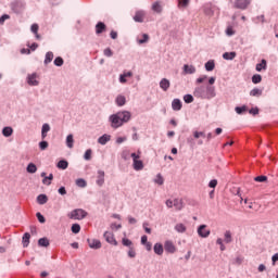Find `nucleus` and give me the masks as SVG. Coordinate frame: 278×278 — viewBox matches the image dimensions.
<instances>
[{
	"label": "nucleus",
	"mask_w": 278,
	"mask_h": 278,
	"mask_svg": "<svg viewBox=\"0 0 278 278\" xmlns=\"http://www.w3.org/2000/svg\"><path fill=\"white\" fill-rule=\"evenodd\" d=\"M194 98L211 100L212 98H216V88L213 86H199L194 88L193 91Z\"/></svg>",
	"instance_id": "f257e3e1"
},
{
	"label": "nucleus",
	"mask_w": 278,
	"mask_h": 278,
	"mask_svg": "<svg viewBox=\"0 0 278 278\" xmlns=\"http://www.w3.org/2000/svg\"><path fill=\"white\" fill-rule=\"evenodd\" d=\"M129 111H119L116 114L110 116L111 127L118 128L122 127L123 124L128 123L130 119Z\"/></svg>",
	"instance_id": "f03ea898"
},
{
	"label": "nucleus",
	"mask_w": 278,
	"mask_h": 278,
	"mask_svg": "<svg viewBox=\"0 0 278 278\" xmlns=\"http://www.w3.org/2000/svg\"><path fill=\"white\" fill-rule=\"evenodd\" d=\"M88 213L85 210L76 208L72 213H68V218L74 220H81L84 219Z\"/></svg>",
	"instance_id": "7ed1b4c3"
},
{
	"label": "nucleus",
	"mask_w": 278,
	"mask_h": 278,
	"mask_svg": "<svg viewBox=\"0 0 278 278\" xmlns=\"http://www.w3.org/2000/svg\"><path fill=\"white\" fill-rule=\"evenodd\" d=\"M132 159V168H135L137 172H140L143 169V162L140 160V152L138 153H131Z\"/></svg>",
	"instance_id": "20e7f679"
},
{
	"label": "nucleus",
	"mask_w": 278,
	"mask_h": 278,
	"mask_svg": "<svg viewBox=\"0 0 278 278\" xmlns=\"http://www.w3.org/2000/svg\"><path fill=\"white\" fill-rule=\"evenodd\" d=\"M165 205L167 206V208L175 207V211H182L184 208V202L179 199L166 200Z\"/></svg>",
	"instance_id": "39448f33"
},
{
	"label": "nucleus",
	"mask_w": 278,
	"mask_h": 278,
	"mask_svg": "<svg viewBox=\"0 0 278 278\" xmlns=\"http://www.w3.org/2000/svg\"><path fill=\"white\" fill-rule=\"evenodd\" d=\"M251 3L252 0H236L233 8L237 10H247Z\"/></svg>",
	"instance_id": "423d86ee"
},
{
	"label": "nucleus",
	"mask_w": 278,
	"mask_h": 278,
	"mask_svg": "<svg viewBox=\"0 0 278 278\" xmlns=\"http://www.w3.org/2000/svg\"><path fill=\"white\" fill-rule=\"evenodd\" d=\"M104 240L111 245L118 247V242L115 240L114 233L111 231H105L103 233Z\"/></svg>",
	"instance_id": "0eeeda50"
},
{
	"label": "nucleus",
	"mask_w": 278,
	"mask_h": 278,
	"mask_svg": "<svg viewBox=\"0 0 278 278\" xmlns=\"http://www.w3.org/2000/svg\"><path fill=\"white\" fill-rule=\"evenodd\" d=\"M198 233L201 238L206 239L211 235V230L207 229V226L205 224L200 225L198 229Z\"/></svg>",
	"instance_id": "6e6552de"
},
{
	"label": "nucleus",
	"mask_w": 278,
	"mask_h": 278,
	"mask_svg": "<svg viewBox=\"0 0 278 278\" xmlns=\"http://www.w3.org/2000/svg\"><path fill=\"white\" fill-rule=\"evenodd\" d=\"M37 78H38L37 74L28 75L27 76L28 86H38L39 83H38Z\"/></svg>",
	"instance_id": "1a4fd4ad"
},
{
	"label": "nucleus",
	"mask_w": 278,
	"mask_h": 278,
	"mask_svg": "<svg viewBox=\"0 0 278 278\" xmlns=\"http://www.w3.org/2000/svg\"><path fill=\"white\" fill-rule=\"evenodd\" d=\"M89 248L99 250L101 249V242L98 239H88Z\"/></svg>",
	"instance_id": "9d476101"
},
{
	"label": "nucleus",
	"mask_w": 278,
	"mask_h": 278,
	"mask_svg": "<svg viewBox=\"0 0 278 278\" xmlns=\"http://www.w3.org/2000/svg\"><path fill=\"white\" fill-rule=\"evenodd\" d=\"M97 175V185L102 187V185L105 182V172L100 170Z\"/></svg>",
	"instance_id": "9b49d317"
},
{
	"label": "nucleus",
	"mask_w": 278,
	"mask_h": 278,
	"mask_svg": "<svg viewBox=\"0 0 278 278\" xmlns=\"http://www.w3.org/2000/svg\"><path fill=\"white\" fill-rule=\"evenodd\" d=\"M146 15L147 14L144 13V11H137L132 20L136 21L137 23H142L144 21Z\"/></svg>",
	"instance_id": "f8f14e48"
},
{
	"label": "nucleus",
	"mask_w": 278,
	"mask_h": 278,
	"mask_svg": "<svg viewBox=\"0 0 278 278\" xmlns=\"http://www.w3.org/2000/svg\"><path fill=\"white\" fill-rule=\"evenodd\" d=\"M170 87V81L166 78L161 79L160 88L163 89L164 92L168 91Z\"/></svg>",
	"instance_id": "ddd939ff"
},
{
	"label": "nucleus",
	"mask_w": 278,
	"mask_h": 278,
	"mask_svg": "<svg viewBox=\"0 0 278 278\" xmlns=\"http://www.w3.org/2000/svg\"><path fill=\"white\" fill-rule=\"evenodd\" d=\"M106 31V25L105 23H97L96 25V34L97 35H100V34H103Z\"/></svg>",
	"instance_id": "4468645a"
},
{
	"label": "nucleus",
	"mask_w": 278,
	"mask_h": 278,
	"mask_svg": "<svg viewBox=\"0 0 278 278\" xmlns=\"http://www.w3.org/2000/svg\"><path fill=\"white\" fill-rule=\"evenodd\" d=\"M182 68L186 75H193L194 73H197V68H194L193 65L185 64Z\"/></svg>",
	"instance_id": "2eb2a0df"
},
{
	"label": "nucleus",
	"mask_w": 278,
	"mask_h": 278,
	"mask_svg": "<svg viewBox=\"0 0 278 278\" xmlns=\"http://www.w3.org/2000/svg\"><path fill=\"white\" fill-rule=\"evenodd\" d=\"M172 109H173L174 111H179V110H181V109H182V102H181V100H179V99H174L173 102H172Z\"/></svg>",
	"instance_id": "dca6fc26"
},
{
	"label": "nucleus",
	"mask_w": 278,
	"mask_h": 278,
	"mask_svg": "<svg viewBox=\"0 0 278 278\" xmlns=\"http://www.w3.org/2000/svg\"><path fill=\"white\" fill-rule=\"evenodd\" d=\"M164 248H165V251H166V252H169V253H175V252H176V247H175V244H174L173 242H170V241L165 242Z\"/></svg>",
	"instance_id": "f3484780"
},
{
	"label": "nucleus",
	"mask_w": 278,
	"mask_h": 278,
	"mask_svg": "<svg viewBox=\"0 0 278 278\" xmlns=\"http://www.w3.org/2000/svg\"><path fill=\"white\" fill-rule=\"evenodd\" d=\"M153 252L157 255H163L164 248H163L162 243H155L153 247Z\"/></svg>",
	"instance_id": "a211bd4d"
},
{
	"label": "nucleus",
	"mask_w": 278,
	"mask_h": 278,
	"mask_svg": "<svg viewBox=\"0 0 278 278\" xmlns=\"http://www.w3.org/2000/svg\"><path fill=\"white\" fill-rule=\"evenodd\" d=\"M267 70V61L265 59L262 60V63L256 64V72L261 73L262 71Z\"/></svg>",
	"instance_id": "6ab92c4d"
},
{
	"label": "nucleus",
	"mask_w": 278,
	"mask_h": 278,
	"mask_svg": "<svg viewBox=\"0 0 278 278\" xmlns=\"http://www.w3.org/2000/svg\"><path fill=\"white\" fill-rule=\"evenodd\" d=\"M51 130L50 125L49 124H43V126L41 127V139H46L47 134Z\"/></svg>",
	"instance_id": "aec40b11"
},
{
	"label": "nucleus",
	"mask_w": 278,
	"mask_h": 278,
	"mask_svg": "<svg viewBox=\"0 0 278 278\" xmlns=\"http://www.w3.org/2000/svg\"><path fill=\"white\" fill-rule=\"evenodd\" d=\"M224 242H226L227 244L232 242V233L230 230L224 232Z\"/></svg>",
	"instance_id": "412c9836"
},
{
	"label": "nucleus",
	"mask_w": 278,
	"mask_h": 278,
	"mask_svg": "<svg viewBox=\"0 0 278 278\" xmlns=\"http://www.w3.org/2000/svg\"><path fill=\"white\" fill-rule=\"evenodd\" d=\"M236 58V52H224L223 59L226 61H232Z\"/></svg>",
	"instance_id": "4be33fe9"
},
{
	"label": "nucleus",
	"mask_w": 278,
	"mask_h": 278,
	"mask_svg": "<svg viewBox=\"0 0 278 278\" xmlns=\"http://www.w3.org/2000/svg\"><path fill=\"white\" fill-rule=\"evenodd\" d=\"M263 94V91L262 89L260 88H254L250 91V96L251 97H256V98H260L261 96Z\"/></svg>",
	"instance_id": "5701e85b"
},
{
	"label": "nucleus",
	"mask_w": 278,
	"mask_h": 278,
	"mask_svg": "<svg viewBox=\"0 0 278 278\" xmlns=\"http://www.w3.org/2000/svg\"><path fill=\"white\" fill-rule=\"evenodd\" d=\"M152 10L153 12H156V13H162V4L161 2L156 1L152 4Z\"/></svg>",
	"instance_id": "b1692460"
},
{
	"label": "nucleus",
	"mask_w": 278,
	"mask_h": 278,
	"mask_svg": "<svg viewBox=\"0 0 278 278\" xmlns=\"http://www.w3.org/2000/svg\"><path fill=\"white\" fill-rule=\"evenodd\" d=\"M186 229L187 228H186L185 224L175 225V231H177L178 233H185Z\"/></svg>",
	"instance_id": "393cba45"
},
{
	"label": "nucleus",
	"mask_w": 278,
	"mask_h": 278,
	"mask_svg": "<svg viewBox=\"0 0 278 278\" xmlns=\"http://www.w3.org/2000/svg\"><path fill=\"white\" fill-rule=\"evenodd\" d=\"M110 141V135H102L100 139H98V143L106 144Z\"/></svg>",
	"instance_id": "a878e982"
},
{
	"label": "nucleus",
	"mask_w": 278,
	"mask_h": 278,
	"mask_svg": "<svg viewBox=\"0 0 278 278\" xmlns=\"http://www.w3.org/2000/svg\"><path fill=\"white\" fill-rule=\"evenodd\" d=\"M68 165H70V163H67V161L61 160L56 164V168L66 169Z\"/></svg>",
	"instance_id": "bb28decb"
},
{
	"label": "nucleus",
	"mask_w": 278,
	"mask_h": 278,
	"mask_svg": "<svg viewBox=\"0 0 278 278\" xmlns=\"http://www.w3.org/2000/svg\"><path fill=\"white\" fill-rule=\"evenodd\" d=\"M116 103L118 106H123L126 104V97L125 96H117Z\"/></svg>",
	"instance_id": "cd10ccee"
},
{
	"label": "nucleus",
	"mask_w": 278,
	"mask_h": 278,
	"mask_svg": "<svg viewBox=\"0 0 278 278\" xmlns=\"http://www.w3.org/2000/svg\"><path fill=\"white\" fill-rule=\"evenodd\" d=\"M215 67H216V64L212 60L207 61V63L205 64V68L207 72H212Z\"/></svg>",
	"instance_id": "c85d7f7f"
},
{
	"label": "nucleus",
	"mask_w": 278,
	"mask_h": 278,
	"mask_svg": "<svg viewBox=\"0 0 278 278\" xmlns=\"http://www.w3.org/2000/svg\"><path fill=\"white\" fill-rule=\"evenodd\" d=\"M13 132L14 130L11 127H4L2 130V134L5 138H9Z\"/></svg>",
	"instance_id": "c756f323"
},
{
	"label": "nucleus",
	"mask_w": 278,
	"mask_h": 278,
	"mask_svg": "<svg viewBox=\"0 0 278 278\" xmlns=\"http://www.w3.org/2000/svg\"><path fill=\"white\" fill-rule=\"evenodd\" d=\"M30 235L29 232H25L23 237V245L24 248H27L29 245Z\"/></svg>",
	"instance_id": "7c9ffc66"
},
{
	"label": "nucleus",
	"mask_w": 278,
	"mask_h": 278,
	"mask_svg": "<svg viewBox=\"0 0 278 278\" xmlns=\"http://www.w3.org/2000/svg\"><path fill=\"white\" fill-rule=\"evenodd\" d=\"M26 170H27L28 174H36L37 166L35 164L30 163V164L27 165Z\"/></svg>",
	"instance_id": "2f4dec72"
},
{
	"label": "nucleus",
	"mask_w": 278,
	"mask_h": 278,
	"mask_svg": "<svg viewBox=\"0 0 278 278\" xmlns=\"http://www.w3.org/2000/svg\"><path fill=\"white\" fill-rule=\"evenodd\" d=\"M53 61V52H47L46 53V59H45V64L48 65Z\"/></svg>",
	"instance_id": "473e14b6"
},
{
	"label": "nucleus",
	"mask_w": 278,
	"mask_h": 278,
	"mask_svg": "<svg viewBox=\"0 0 278 278\" xmlns=\"http://www.w3.org/2000/svg\"><path fill=\"white\" fill-rule=\"evenodd\" d=\"M66 146H67V148L73 149V147H74L73 135H67V138H66Z\"/></svg>",
	"instance_id": "72a5a7b5"
},
{
	"label": "nucleus",
	"mask_w": 278,
	"mask_h": 278,
	"mask_svg": "<svg viewBox=\"0 0 278 278\" xmlns=\"http://www.w3.org/2000/svg\"><path fill=\"white\" fill-rule=\"evenodd\" d=\"M48 200L49 199L45 194L38 195V198H37V201H38L39 205H45Z\"/></svg>",
	"instance_id": "f704fd0d"
},
{
	"label": "nucleus",
	"mask_w": 278,
	"mask_h": 278,
	"mask_svg": "<svg viewBox=\"0 0 278 278\" xmlns=\"http://www.w3.org/2000/svg\"><path fill=\"white\" fill-rule=\"evenodd\" d=\"M38 245L39 247H49L50 245L49 239L40 238L39 241H38Z\"/></svg>",
	"instance_id": "c9c22d12"
},
{
	"label": "nucleus",
	"mask_w": 278,
	"mask_h": 278,
	"mask_svg": "<svg viewBox=\"0 0 278 278\" xmlns=\"http://www.w3.org/2000/svg\"><path fill=\"white\" fill-rule=\"evenodd\" d=\"M122 244H123L124 247H128L129 249H130V248H134V242L130 241L128 238H123Z\"/></svg>",
	"instance_id": "e433bc0d"
},
{
	"label": "nucleus",
	"mask_w": 278,
	"mask_h": 278,
	"mask_svg": "<svg viewBox=\"0 0 278 278\" xmlns=\"http://www.w3.org/2000/svg\"><path fill=\"white\" fill-rule=\"evenodd\" d=\"M54 65L56 66V67H62L63 66V64H64V60L62 59V58H55L54 59Z\"/></svg>",
	"instance_id": "4c0bfd02"
},
{
	"label": "nucleus",
	"mask_w": 278,
	"mask_h": 278,
	"mask_svg": "<svg viewBox=\"0 0 278 278\" xmlns=\"http://www.w3.org/2000/svg\"><path fill=\"white\" fill-rule=\"evenodd\" d=\"M261 81H262L261 75L256 74V75L252 76V84L257 85V84H261Z\"/></svg>",
	"instance_id": "58836bf2"
},
{
	"label": "nucleus",
	"mask_w": 278,
	"mask_h": 278,
	"mask_svg": "<svg viewBox=\"0 0 278 278\" xmlns=\"http://www.w3.org/2000/svg\"><path fill=\"white\" fill-rule=\"evenodd\" d=\"M216 244L220 247L222 252H224L226 250V247L224 244V240L222 238L216 239Z\"/></svg>",
	"instance_id": "ea45409f"
},
{
	"label": "nucleus",
	"mask_w": 278,
	"mask_h": 278,
	"mask_svg": "<svg viewBox=\"0 0 278 278\" xmlns=\"http://www.w3.org/2000/svg\"><path fill=\"white\" fill-rule=\"evenodd\" d=\"M76 186H78L80 188H85V187H87V182L85 179L79 178V179H76Z\"/></svg>",
	"instance_id": "a19ab883"
},
{
	"label": "nucleus",
	"mask_w": 278,
	"mask_h": 278,
	"mask_svg": "<svg viewBox=\"0 0 278 278\" xmlns=\"http://www.w3.org/2000/svg\"><path fill=\"white\" fill-rule=\"evenodd\" d=\"M148 41H149V35L143 34V35H142V39H139V40H138V43H139V45H144V43H147Z\"/></svg>",
	"instance_id": "79ce46f5"
},
{
	"label": "nucleus",
	"mask_w": 278,
	"mask_h": 278,
	"mask_svg": "<svg viewBox=\"0 0 278 278\" xmlns=\"http://www.w3.org/2000/svg\"><path fill=\"white\" fill-rule=\"evenodd\" d=\"M91 155H92V151L90 149H88L86 151V153H84V160L90 161L91 160Z\"/></svg>",
	"instance_id": "37998d69"
},
{
	"label": "nucleus",
	"mask_w": 278,
	"mask_h": 278,
	"mask_svg": "<svg viewBox=\"0 0 278 278\" xmlns=\"http://www.w3.org/2000/svg\"><path fill=\"white\" fill-rule=\"evenodd\" d=\"M154 182H156L159 186H162L164 184V179L161 174L156 176V179H154Z\"/></svg>",
	"instance_id": "c03bdc74"
},
{
	"label": "nucleus",
	"mask_w": 278,
	"mask_h": 278,
	"mask_svg": "<svg viewBox=\"0 0 278 278\" xmlns=\"http://www.w3.org/2000/svg\"><path fill=\"white\" fill-rule=\"evenodd\" d=\"M39 148H40L41 151H45L47 148H49V142L40 141L39 142Z\"/></svg>",
	"instance_id": "a18cd8bd"
},
{
	"label": "nucleus",
	"mask_w": 278,
	"mask_h": 278,
	"mask_svg": "<svg viewBox=\"0 0 278 278\" xmlns=\"http://www.w3.org/2000/svg\"><path fill=\"white\" fill-rule=\"evenodd\" d=\"M72 231H73V233H79V231H80L79 224H73Z\"/></svg>",
	"instance_id": "49530a36"
},
{
	"label": "nucleus",
	"mask_w": 278,
	"mask_h": 278,
	"mask_svg": "<svg viewBox=\"0 0 278 278\" xmlns=\"http://www.w3.org/2000/svg\"><path fill=\"white\" fill-rule=\"evenodd\" d=\"M235 110L238 115H241L242 113H244L247 111V106H237Z\"/></svg>",
	"instance_id": "de8ad7c7"
},
{
	"label": "nucleus",
	"mask_w": 278,
	"mask_h": 278,
	"mask_svg": "<svg viewBox=\"0 0 278 278\" xmlns=\"http://www.w3.org/2000/svg\"><path fill=\"white\" fill-rule=\"evenodd\" d=\"M184 100H185L186 103H192L193 102V97H192V94H186L184 97Z\"/></svg>",
	"instance_id": "09e8293b"
},
{
	"label": "nucleus",
	"mask_w": 278,
	"mask_h": 278,
	"mask_svg": "<svg viewBox=\"0 0 278 278\" xmlns=\"http://www.w3.org/2000/svg\"><path fill=\"white\" fill-rule=\"evenodd\" d=\"M103 54H104V56L110 58V56H113V51H112V49L106 48V49H104Z\"/></svg>",
	"instance_id": "8fccbe9b"
},
{
	"label": "nucleus",
	"mask_w": 278,
	"mask_h": 278,
	"mask_svg": "<svg viewBox=\"0 0 278 278\" xmlns=\"http://www.w3.org/2000/svg\"><path fill=\"white\" fill-rule=\"evenodd\" d=\"M53 179V175L52 174H49L48 177H45L43 179V184L47 185V186H50L51 185V181ZM46 180H49L48 182H46Z\"/></svg>",
	"instance_id": "3c124183"
},
{
	"label": "nucleus",
	"mask_w": 278,
	"mask_h": 278,
	"mask_svg": "<svg viewBox=\"0 0 278 278\" xmlns=\"http://www.w3.org/2000/svg\"><path fill=\"white\" fill-rule=\"evenodd\" d=\"M226 34L228 37H231L235 35V30H233L232 26L227 27Z\"/></svg>",
	"instance_id": "603ef678"
},
{
	"label": "nucleus",
	"mask_w": 278,
	"mask_h": 278,
	"mask_svg": "<svg viewBox=\"0 0 278 278\" xmlns=\"http://www.w3.org/2000/svg\"><path fill=\"white\" fill-rule=\"evenodd\" d=\"M179 7L187 8L189 5L190 0H178Z\"/></svg>",
	"instance_id": "864d4df0"
},
{
	"label": "nucleus",
	"mask_w": 278,
	"mask_h": 278,
	"mask_svg": "<svg viewBox=\"0 0 278 278\" xmlns=\"http://www.w3.org/2000/svg\"><path fill=\"white\" fill-rule=\"evenodd\" d=\"M128 256L131 257V258L136 257V250H135V248H129Z\"/></svg>",
	"instance_id": "5fc2aeb1"
},
{
	"label": "nucleus",
	"mask_w": 278,
	"mask_h": 278,
	"mask_svg": "<svg viewBox=\"0 0 278 278\" xmlns=\"http://www.w3.org/2000/svg\"><path fill=\"white\" fill-rule=\"evenodd\" d=\"M255 181H257V182L267 181V177H266V176H258V177H255Z\"/></svg>",
	"instance_id": "6e6d98bb"
},
{
	"label": "nucleus",
	"mask_w": 278,
	"mask_h": 278,
	"mask_svg": "<svg viewBox=\"0 0 278 278\" xmlns=\"http://www.w3.org/2000/svg\"><path fill=\"white\" fill-rule=\"evenodd\" d=\"M37 218H38L39 223H41V224L46 223V218L41 213H37Z\"/></svg>",
	"instance_id": "4d7b16f0"
},
{
	"label": "nucleus",
	"mask_w": 278,
	"mask_h": 278,
	"mask_svg": "<svg viewBox=\"0 0 278 278\" xmlns=\"http://www.w3.org/2000/svg\"><path fill=\"white\" fill-rule=\"evenodd\" d=\"M218 185V181L216 179H213L208 182V187L210 188H216Z\"/></svg>",
	"instance_id": "13d9d810"
},
{
	"label": "nucleus",
	"mask_w": 278,
	"mask_h": 278,
	"mask_svg": "<svg viewBox=\"0 0 278 278\" xmlns=\"http://www.w3.org/2000/svg\"><path fill=\"white\" fill-rule=\"evenodd\" d=\"M193 136H194V139H199L200 137H205L204 132H201V131H194Z\"/></svg>",
	"instance_id": "bf43d9fd"
},
{
	"label": "nucleus",
	"mask_w": 278,
	"mask_h": 278,
	"mask_svg": "<svg viewBox=\"0 0 278 278\" xmlns=\"http://www.w3.org/2000/svg\"><path fill=\"white\" fill-rule=\"evenodd\" d=\"M38 29H39L38 24H33V25H31V33H34L35 35H37Z\"/></svg>",
	"instance_id": "052dcab7"
},
{
	"label": "nucleus",
	"mask_w": 278,
	"mask_h": 278,
	"mask_svg": "<svg viewBox=\"0 0 278 278\" xmlns=\"http://www.w3.org/2000/svg\"><path fill=\"white\" fill-rule=\"evenodd\" d=\"M10 20V16L8 14H4L2 17H0V25L4 24V21Z\"/></svg>",
	"instance_id": "680f3d73"
},
{
	"label": "nucleus",
	"mask_w": 278,
	"mask_h": 278,
	"mask_svg": "<svg viewBox=\"0 0 278 278\" xmlns=\"http://www.w3.org/2000/svg\"><path fill=\"white\" fill-rule=\"evenodd\" d=\"M207 78V76H201L198 78V80H195L197 84H203L205 81V79Z\"/></svg>",
	"instance_id": "e2e57ef3"
},
{
	"label": "nucleus",
	"mask_w": 278,
	"mask_h": 278,
	"mask_svg": "<svg viewBox=\"0 0 278 278\" xmlns=\"http://www.w3.org/2000/svg\"><path fill=\"white\" fill-rule=\"evenodd\" d=\"M258 113H260V110L257 108H253L250 110V114H252L254 116L257 115Z\"/></svg>",
	"instance_id": "0e129e2a"
},
{
	"label": "nucleus",
	"mask_w": 278,
	"mask_h": 278,
	"mask_svg": "<svg viewBox=\"0 0 278 278\" xmlns=\"http://www.w3.org/2000/svg\"><path fill=\"white\" fill-rule=\"evenodd\" d=\"M143 229H144L146 233H151V229L149 228V224L148 223L143 224Z\"/></svg>",
	"instance_id": "69168bd1"
},
{
	"label": "nucleus",
	"mask_w": 278,
	"mask_h": 278,
	"mask_svg": "<svg viewBox=\"0 0 278 278\" xmlns=\"http://www.w3.org/2000/svg\"><path fill=\"white\" fill-rule=\"evenodd\" d=\"M271 262H273V265H275L277 262H278V253L277 254H274L271 256Z\"/></svg>",
	"instance_id": "338daca9"
},
{
	"label": "nucleus",
	"mask_w": 278,
	"mask_h": 278,
	"mask_svg": "<svg viewBox=\"0 0 278 278\" xmlns=\"http://www.w3.org/2000/svg\"><path fill=\"white\" fill-rule=\"evenodd\" d=\"M128 223H129L130 225H135V224L137 223V219L129 216V217H128Z\"/></svg>",
	"instance_id": "774afa93"
}]
</instances>
